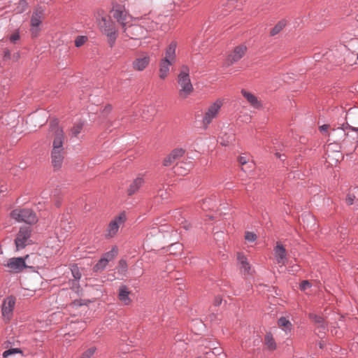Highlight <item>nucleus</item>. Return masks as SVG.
Returning <instances> with one entry per match:
<instances>
[{"instance_id":"obj_42","label":"nucleus","mask_w":358,"mask_h":358,"mask_svg":"<svg viewBox=\"0 0 358 358\" xmlns=\"http://www.w3.org/2000/svg\"><path fill=\"white\" fill-rule=\"evenodd\" d=\"M355 199V196L348 194L346 197V202L348 205H352Z\"/></svg>"},{"instance_id":"obj_45","label":"nucleus","mask_w":358,"mask_h":358,"mask_svg":"<svg viewBox=\"0 0 358 358\" xmlns=\"http://www.w3.org/2000/svg\"><path fill=\"white\" fill-rule=\"evenodd\" d=\"M328 129H329V125L328 124H323V125L320 127V130L322 132L327 131Z\"/></svg>"},{"instance_id":"obj_55","label":"nucleus","mask_w":358,"mask_h":358,"mask_svg":"<svg viewBox=\"0 0 358 358\" xmlns=\"http://www.w3.org/2000/svg\"><path fill=\"white\" fill-rule=\"evenodd\" d=\"M106 110H110V106H108V107L106 108Z\"/></svg>"},{"instance_id":"obj_53","label":"nucleus","mask_w":358,"mask_h":358,"mask_svg":"<svg viewBox=\"0 0 358 358\" xmlns=\"http://www.w3.org/2000/svg\"><path fill=\"white\" fill-rule=\"evenodd\" d=\"M196 322L199 323L200 325L203 326V323L201 321H196Z\"/></svg>"},{"instance_id":"obj_24","label":"nucleus","mask_w":358,"mask_h":358,"mask_svg":"<svg viewBox=\"0 0 358 358\" xmlns=\"http://www.w3.org/2000/svg\"><path fill=\"white\" fill-rule=\"evenodd\" d=\"M216 206H217V201L215 200V196H212L205 199L203 201V203L201 205V208L204 210H213Z\"/></svg>"},{"instance_id":"obj_23","label":"nucleus","mask_w":358,"mask_h":358,"mask_svg":"<svg viewBox=\"0 0 358 358\" xmlns=\"http://www.w3.org/2000/svg\"><path fill=\"white\" fill-rule=\"evenodd\" d=\"M143 183V179L141 177H138L130 184L127 192L129 195H132L136 193Z\"/></svg>"},{"instance_id":"obj_20","label":"nucleus","mask_w":358,"mask_h":358,"mask_svg":"<svg viewBox=\"0 0 358 358\" xmlns=\"http://www.w3.org/2000/svg\"><path fill=\"white\" fill-rule=\"evenodd\" d=\"M130 291L126 285H121L118 289V299L125 306H128L131 303L129 297Z\"/></svg>"},{"instance_id":"obj_47","label":"nucleus","mask_w":358,"mask_h":358,"mask_svg":"<svg viewBox=\"0 0 358 358\" xmlns=\"http://www.w3.org/2000/svg\"><path fill=\"white\" fill-rule=\"evenodd\" d=\"M182 168L180 166H177L176 168H175V172L179 173V174H183V171H180V169Z\"/></svg>"},{"instance_id":"obj_12","label":"nucleus","mask_w":358,"mask_h":358,"mask_svg":"<svg viewBox=\"0 0 358 358\" xmlns=\"http://www.w3.org/2000/svg\"><path fill=\"white\" fill-rule=\"evenodd\" d=\"M28 257L27 255L23 257H13L10 258L5 266L8 268L10 272L19 273L22 271L27 266L25 259Z\"/></svg>"},{"instance_id":"obj_7","label":"nucleus","mask_w":358,"mask_h":358,"mask_svg":"<svg viewBox=\"0 0 358 358\" xmlns=\"http://www.w3.org/2000/svg\"><path fill=\"white\" fill-rule=\"evenodd\" d=\"M222 105V100L217 99L208 106L203 117L202 122L204 127H206L218 116Z\"/></svg>"},{"instance_id":"obj_21","label":"nucleus","mask_w":358,"mask_h":358,"mask_svg":"<svg viewBox=\"0 0 358 358\" xmlns=\"http://www.w3.org/2000/svg\"><path fill=\"white\" fill-rule=\"evenodd\" d=\"M235 140L234 134L231 130L227 131H222L219 136V142L224 146H227Z\"/></svg>"},{"instance_id":"obj_9","label":"nucleus","mask_w":358,"mask_h":358,"mask_svg":"<svg viewBox=\"0 0 358 358\" xmlns=\"http://www.w3.org/2000/svg\"><path fill=\"white\" fill-rule=\"evenodd\" d=\"M99 26L102 31L107 36L110 46H113L116 40V29L113 22L107 17H102L99 22Z\"/></svg>"},{"instance_id":"obj_40","label":"nucleus","mask_w":358,"mask_h":358,"mask_svg":"<svg viewBox=\"0 0 358 358\" xmlns=\"http://www.w3.org/2000/svg\"><path fill=\"white\" fill-rule=\"evenodd\" d=\"M20 39V34L18 31H16L10 35V41L12 43H15L17 41Z\"/></svg>"},{"instance_id":"obj_59","label":"nucleus","mask_w":358,"mask_h":358,"mask_svg":"<svg viewBox=\"0 0 358 358\" xmlns=\"http://www.w3.org/2000/svg\"><path fill=\"white\" fill-rule=\"evenodd\" d=\"M197 358H200V357H197Z\"/></svg>"},{"instance_id":"obj_17","label":"nucleus","mask_w":358,"mask_h":358,"mask_svg":"<svg viewBox=\"0 0 358 358\" xmlns=\"http://www.w3.org/2000/svg\"><path fill=\"white\" fill-rule=\"evenodd\" d=\"M274 257L275 263L278 264L280 267H282L285 265L287 261L286 250L280 243H278L274 248Z\"/></svg>"},{"instance_id":"obj_22","label":"nucleus","mask_w":358,"mask_h":358,"mask_svg":"<svg viewBox=\"0 0 358 358\" xmlns=\"http://www.w3.org/2000/svg\"><path fill=\"white\" fill-rule=\"evenodd\" d=\"M241 93L252 107H254L255 108H260V102L258 101L257 98L253 94L248 92L245 90H242Z\"/></svg>"},{"instance_id":"obj_46","label":"nucleus","mask_w":358,"mask_h":358,"mask_svg":"<svg viewBox=\"0 0 358 358\" xmlns=\"http://www.w3.org/2000/svg\"><path fill=\"white\" fill-rule=\"evenodd\" d=\"M222 303V299L220 297H216L215 299L214 303L215 306H219Z\"/></svg>"},{"instance_id":"obj_58","label":"nucleus","mask_w":358,"mask_h":358,"mask_svg":"<svg viewBox=\"0 0 358 358\" xmlns=\"http://www.w3.org/2000/svg\"><path fill=\"white\" fill-rule=\"evenodd\" d=\"M357 59H358V53H357Z\"/></svg>"},{"instance_id":"obj_30","label":"nucleus","mask_w":358,"mask_h":358,"mask_svg":"<svg viewBox=\"0 0 358 358\" xmlns=\"http://www.w3.org/2000/svg\"><path fill=\"white\" fill-rule=\"evenodd\" d=\"M286 25L284 20L280 21L271 31V35L275 36L278 34Z\"/></svg>"},{"instance_id":"obj_38","label":"nucleus","mask_w":358,"mask_h":358,"mask_svg":"<svg viewBox=\"0 0 358 358\" xmlns=\"http://www.w3.org/2000/svg\"><path fill=\"white\" fill-rule=\"evenodd\" d=\"M27 6V3L24 0H20L19 1V6L17 8V13H22Z\"/></svg>"},{"instance_id":"obj_36","label":"nucleus","mask_w":358,"mask_h":358,"mask_svg":"<svg viewBox=\"0 0 358 358\" xmlns=\"http://www.w3.org/2000/svg\"><path fill=\"white\" fill-rule=\"evenodd\" d=\"M245 239L248 242H254L257 239V235L253 232L246 231Z\"/></svg>"},{"instance_id":"obj_10","label":"nucleus","mask_w":358,"mask_h":358,"mask_svg":"<svg viewBox=\"0 0 358 358\" xmlns=\"http://www.w3.org/2000/svg\"><path fill=\"white\" fill-rule=\"evenodd\" d=\"M44 15V9L41 7L36 8L31 17V33L34 37H36L39 31V26L41 23V20Z\"/></svg>"},{"instance_id":"obj_57","label":"nucleus","mask_w":358,"mask_h":358,"mask_svg":"<svg viewBox=\"0 0 358 358\" xmlns=\"http://www.w3.org/2000/svg\"><path fill=\"white\" fill-rule=\"evenodd\" d=\"M54 240H55V241H57V238H54Z\"/></svg>"},{"instance_id":"obj_4","label":"nucleus","mask_w":358,"mask_h":358,"mask_svg":"<svg viewBox=\"0 0 358 358\" xmlns=\"http://www.w3.org/2000/svg\"><path fill=\"white\" fill-rule=\"evenodd\" d=\"M190 69L186 64L180 66L177 76L178 96L181 99H187L194 92V87L189 76Z\"/></svg>"},{"instance_id":"obj_34","label":"nucleus","mask_w":358,"mask_h":358,"mask_svg":"<svg viewBox=\"0 0 358 358\" xmlns=\"http://www.w3.org/2000/svg\"><path fill=\"white\" fill-rule=\"evenodd\" d=\"M96 350V348L95 347H92L83 352L80 358H92L94 356Z\"/></svg>"},{"instance_id":"obj_48","label":"nucleus","mask_w":358,"mask_h":358,"mask_svg":"<svg viewBox=\"0 0 358 358\" xmlns=\"http://www.w3.org/2000/svg\"><path fill=\"white\" fill-rule=\"evenodd\" d=\"M156 27H157V24L152 23L150 26H149L148 29H149V30H153Z\"/></svg>"},{"instance_id":"obj_41","label":"nucleus","mask_w":358,"mask_h":358,"mask_svg":"<svg viewBox=\"0 0 358 358\" xmlns=\"http://www.w3.org/2000/svg\"><path fill=\"white\" fill-rule=\"evenodd\" d=\"M158 196L161 197L162 199H166L168 197V193L166 190L160 189L157 194Z\"/></svg>"},{"instance_id":"obj_6","label":"nucleus","mask_w":358,"mask_h":358,"mask_svg":"<svg viewBox=\"0 0 358 358\" xmlns=\"http://www.w3.org/2000/svg\"><path fill=\"white\" fill-rule=\"evenodd\" d=\"M10 217L18 222L34 224L38 221L36 214L29 208H17L10 213Z\"/></svg>"},{"instance_id":"obj_32","label":"nucleus","mask_w":358,"mask_h":358,"mask_svg":"<svg viewBox=\"0 0 358 358\" xmlns=\"http://www.w3.org/2000/svg\"><path fill=\"white\" fill-rule=\"evenodd\" d=\"M117 272L121 274H125L127 271V264L124 259H120L117 268Z\"/></svg>"},{"instance_id":"obj_43","label":"nucleus","mask_w":358,"mask_h":358,"mask_svg":"<svg viewBox=\"0 0 358 358\" xmlns=\"http://www.w3.org/2000/svg\"><path fill=\"white\" fill-rule=\"evenodd\" d=\"M238 162H239L240 164H241L242 166H245L248 163V160H247L246 157H243V156H241L238 158Z\"/></svg>"},{"instance_id":"obj_31","label":"nucleus","mask_w":358,"mask_h":358,"mask_svg":"<svg viewBox=\"0 0 358 358\" xmlns=\"http://www.w3.org/2000/svg\"><path fill=\"white\" fill-rule=\"evenodd\" d=\"M84 123L83 122H77L74 124L71 129L72 135L77 137L78 135L81 132Z\"/></svg>"},{"instance_id":"obj_18","label":"nucleus","mask_w":358,"mask_h":358,"mask_svg":"<svg viewBox=\"0 0 358 358\" xmlns=\"http://www.w3.org/2000/svg\"><path fill=\"white\" fill-rule=\"evenodd\" d=\"M185 154V150L182 148L174 149L169 155H168L164 160L163 164L166 166H170L176 160L182 157Z\"/></svg>"},{"instance_id":"obj_11","label":"nucleus","mask_w":358,"mask_h":358,"mask_svg":"<svg viewBox=\"0 0 358 358\" xmlns=\"http://www.w3.org/2000/svg\"><path fill=\"white\" fill-rule=\"evenodd\" d=\"M117 255V248L113 247L111 250L106 252L103 257L99 260L96 264L94 266L95 272L103 271L106 268L108 264L113 261Z\"/></svg>"},{"instance_id":"obj_35","label":"nucleus","mask_w":358,"mask_h":358,"mask_svg":"<svg viewBox=\"0 0 358 358\" xmlns=\"http://www.w3.org/2000/svg\"><path fill=\"white\" fill-rule=\"evenodd\" d=\"M87 40V38L84 36H78L75 40V45L76 47L82 46Z\"/></svg>"},{"instance_id":"obj_50","label":"nucleus","mask_w":358,"mask_h":358,"mask_svg":"<svg viewBox=\"0 0 358 358\" xmlns=\"http://www.w3.org/2000/svg\"><path fill=\"white\" fill-rule=\"evenodd\" d=\"M213 357H215V356H214V355H213L212 354H210V355H207L206 354V358H214Z\"/></svg>"},{"instance_id":"obj_56","label":"nucleus","mask_w":358,"mask_h":358,"mask_svg":"<svg viewBox=\"0 0 358 358\" xmlns=\"http://www.w3.org/2000/svg\"><path fill=\"white\" fill-rule=\"evenodd\" d=\"M276 155L278 157V158H280V155H278V154L277 153Z\"/></svg>"},{"instance_id":"obj_54","label":"nucleus","mask_w":358,"mask_h":358,"mask_svg":"<svg viewBox=\"0 0 358 358\" xmlns=\"http://www.w3.org/2000/svg\"><path fill=\"white\" fill-rule=\"evenodd\" d=\"M242 169H243V171H245V172L248 171L247 169L245 168V167H243Z\"/></svg>"},{"instance_id":"obj_13","label":"nucleus","mask_w":358,"mask_h":358,"mask_svg":"<svg viewBox=\"0 0 358 358\" xmlns=\"http://www.w3.org/2000/svg\"><path fill=\"white\" fill-rule=\"evenodd\" d=\"M126 220V215L124 213H121L119 216L115 218L108 225L106 236L113 237L117 232L120 226Z\"/></svg>"},{"instance_id":"obj_1","label":"nucleus","mask_w":358,"mask_h":358,"mask_svg":"<svg viewBox=\"0 0 358 358\" xmlns=\"http://www.w3.org/2000/svg\"><path fill=\"white\" fill-rule=\"evenodd\" d=\"M111 13L113 17L121 24L125 36L131 39H139L145 35V29L138 24H129L132 17L124 7L121 5L113 6Z\"/></svg>"},{"instance_id":"obj_37","label":"nucleus","mask_w":358,"mask_h":358,"mask_svg":"<svg viewBox=\"0 0 358 358\" xmlns=\"http://www.w3.org/2000/svg\"><path fill=\"white\" fill-rule=\"evenodd\" d=\"M310 318L314 321L315 323H317V324H322L323 322V318L320 316V315H317L314 313H310Z\"/></svg>"},{"instance_id":"obj_16","label":"nucleus","mask_w":358,"mask_h":358,"mask_svg":"<svg viewBox=\"0 0 358 358\" xmlns=\"http://www.w3.org/2000/svg\"><path fill=\"white\" fill-rule=\"evenodd\" d=\"M150 62V57L147 54L137 57L132 62V67L134 70L142 71L146 69Z\"/></svg>"},{"instance_id":"obj_3","label":"nucleus","mask_w":358,"mask_h":358,"mask_svg":"<svg viewBox=\"0 0 358 358\" xmlns=\"http://www.w3.org/2000/svg\"><path fill=\"white\" fill-rule=\"evenodd\" d=\"M177 43L172 41L166 48L159 62V78L165 80L169 75L171 67L176 62Z\"/></svg>"},{"instance_id":"obj_27","label":"nucleus","mask_w":358,"mask_h":358,"mask_svg":"<svg viewBox=\"0 0 358 358\" xmlns=\"http://www.w3.org/2000/svg\"><path fill=\"white\" fill-rule=\"evenodd\" d=\"M265 345L269 350H274L276 348L275 342L271 334H267L265 336Z\"/></svg>"},{"instance_id":"obj_52","label":"nucleus","mask_w":358,"mask_h":358,"mask_svg":"<svg viewBox=\"0 0 358 358\" xmlns=\"http://www.w3.org/2000/svg\"><path fill=\"white\" fill-rule=\"evenodd\" d=\"M186 296L185 295L182 296V301H185Z\"/></svg>"},{"instance_id":"obj_33","label":"nucleus","mask_w":358,"mask_h":358,"mask_svg":"<svg viewBox=\"0 0 358 358\" xmlns=\"http://www.w3.org/2000/svg\"><path fill=\"white\" fill-rule=\"evenodd\" d=\"M71 273L75 280L78 282V281L81 278V273L80 272L79 268L76 265H73L71 268Z\"/></svg>"},{"instance_id":"obj_19","label":"nucleus","mask_w":358,"mask_h":358,"mask_svg":"<svg viewBox=\"0 0 358 358\" xmlns=\"http://www.w3.org/2000/svg\"><path fill=\"white\" fill-rule=\"evenodd\" d=\"M237 259L240 264L241 271L245 275H251L252 273V268L248 262L246 257L243 253L238 252L237 255Z\"/></svg>"},{"instance_id":"obj_26","label":"nucleus","mask_w":358,"mask_h":358,"mask_svg":"<svg viewBox=\"0 0 358 358\" xmlns=\"http://www.w3.org/2000/svg\"><path fill=\"white\" fill-rule=\"evenodd\" d=\"M22 357V353L18 348H11L3 352V358H13V356Z\"/></svg>"},{"instance_id":"obj_2","label":"nucleus","mask_w":358,"mask_h":358,"mask_svg":"<svg viewBox=\"0 0 358 358\" xmlns=\"http://www.w3.org/2000/svg\"><path fill=\"white\" fill-rule=\"evenodd\" d=\"M50 134L54 136L52 150V164L56 169L60 168L63 162L64 133L57 122L50 125Z\"/></svg>"},{"instance_id":"obj_28","label":"nucleus","mask_w":358,"mask_h":358,"mask_svg":"<svg viewBox=\"0 0 358 358\" xmlns=\"http://www.w3.org/2000/svg\"><path fill=\"white\" fill-rule=\"evenodd\" d=\"M85 323L83 321L73 322L70 324V328L73 330V335L81 331L85 328Z\"/></svg>"},{"instance_id":"obj_25","label":"nucleus","mask_w":358,"mask_h":358,"mask_svg":"<svg viewBox=\"0 0 358 358\" xmlns=\"http://www.w3.org/2000/svg\"><path fill=\"white\" fill-rule=\"evenodd\" d=\"M278 326L286 333L288 334L291 331L292 328V324L290 321L285 317H282L278 320Z\"/></svg>"},{"instance_id":"obj_29","label":"nucleus","mask_w":358,"mask_h":358,"mask_svg":"<svg viewBox=\"0 0 358 358\" xmlns=\"http://www.w3.org/2000/svg\"><path fill=\"white\" fill-rule=\"evenodd\" d=\"M213 345H210L209 346L210 350L208 352H206V355H209L212 354L214 356H217L219 358H224L225 355L222 353V350L220 348L213 347L212 348Z\"/></svg>"},{"instance_id":"obj_44","label":"nucleus","mask_w":358,"mask_h":358,"mask_svg":"<svg viewBox=\"0 0 358 358\" xmlns=\"http://www.w3.org/2000/svg\"><path fill=\"white\" fill-rule=\"evenodd\" d=\"M299 269V266L298 265H294L293 266H292L289 269V272L294 274L295 272H296Z\"/></svg>"},{"instance_id":"obj_14","label":"nucleus","mask_w":358,"mask_h":358,"mask_svg":"<svg viewBox=\"0 0 358 358\" xmlns=\"http://www.w3.org/2000/svg\"><path fill=\"white\" fill-rule=\"evenodd\" d=\"M15 304V299L9 296L6 298L2 304V315L6 320H10Z\"/></svg>"},{"instance_id":"obj_49","label":"nucleus","mask_w":358,"mask_h":358,"mask_svg":"<svg viewBox=\"0 0 358 358\" xmlns=\"http://www.w3.org/2000/svg\"><path fill=\"white\" fill-rule=\"evenodd\" d=\"M180 303H181L180 302V300H179V299H178V300H176V301H175V304H176V306H180Z\"/></svg>"},{"instance_id":"obj_8","label":"nucleus","mask_w":358,"mask_h":358,"mask_svg":"<svg viewBox=\"0 0 358 358\" xmlns=\"http://www.w3.org/2000/svg\"><path fill=\"white\" fill-rule=\"evenodd\" d=\"M31 229L29 227H20L15 239L16 250L24 249L27 245L32 243L31 240Z\"/></svg>"},{"instance_id":"obj_39","label":"nucleus","mask_w":358,"mask_h":358,"mask_svg":"<svg viewBox=\"0 0 358 358\" xmlns=\"http://www.w3.org/2000/svg\"><path fill=\"white\" fill-rule=\"evenodd\" d=\"M309 287H310V284L309 281H308V280H303L300 284V289L303 291L306 290Z\"/></svg>"},{"instance_id":"obj_5","label":"nucleus","mask_w":358,"mask_h":358,"mask_svg":"<svg viewBox=\"0 0 358 358\" xmlns=\"http://www.w3.org/2000/svg\"><path fill=\"white\" fill-rule=\"evenodd\" d=\"M345 119L347 125H343V127L334 129L332 135L338 134L343 137L345 136V130L348 127L350 128L352 131H358V108H350L346 113Z\"/></svg>"},{"instance_id":"obj_15","label":"nucleus","mask_w":358,"mask_h":358,"mask_svg":"<svg viewBox=\"0 0 358 358\" xmlns=\"http://www.w3.org/2000/svg\"><path fill=\"white\" fill-rule=\"evenodd\" d=\"M246 49V47L243 45L236 47L234 51L228 56L227 64L229 66L240 60L245 55Z\"/></svg>"},{"instance_id":"obj_51","label":"nucleus","mask_w":358,"mask_h":358,"mask_svg":"<svg viewBox=\"0 0 358 358\" xmlns=\"http://www.w3.org/2000/svg\"><path fill=\"white\" fill-rule=\"evenodd\" d=\"M9 55H10V52H9L8 51H6V52H5V57H8V56H9Z\"/></svg>"}]
</instances>
